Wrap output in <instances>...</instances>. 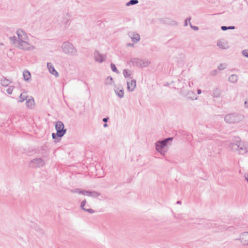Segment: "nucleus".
<instances>
[{"label": "nucleus", "instance_id": "obj_20", "mask_svg": "<svg viewBox=\"0 0 248 248\" xmlns=\"http://www.w3.org/2000/svg\"><path fill=\"white\" fill-rule=\"evenodd\" d=\"M186 97L187 98L191 100L197 99V97H195V93L192 91H190L187 92Z\"/></svg>", "mask_w": 248, "mask_h": 248}, {"label": "nucleus", "instance_id": "obj_27", "mask_svg": "<svg viewBox=\"0 0 248 248\" xmlns=\"http://www.w3.org/2000/svg\"><path fill=\"white\" fill-rule=\"evenodd\" d=\"M34 99H29L26 101V105L28 107H30L32 106L34 104Z\"/></svg>", "mask_w": 248, "mask_h": 248}, {"label": "nucleus", "instance_id": "obj_18", "mask_svg": "<svg viewBox=\"0 0 248 248\" xmlns=\"http://www.w3.org/2000/svg\"><path fill=\"white\" fill-rule=\"evenodd\" d=\"M9 40L12 44L15 45V46L17 47V45H18V43L20 42V40L17 39L16 36H14L10 37Z\"/></svg>", "mask_w": 248, "mask_h": 248}, {"label": "nucleus", "instance_id": "obj_46", "mask_svg": "<svg viewBox=\"0 0 248 248\" xmlns=\"http://www.w3.org/2000/svg\"><path fill=\"white\" fill-rule=\"evenodd\" d=\"M201 93H202V91H201L200 89H198V90H197V93H198V94H201Z\"/></svg>", "mask_w": 248, "mask_h": 248}, {"label": "nucleus", "instance_id": "obj_10", "mask_svg": "<svg viewBox=\"0 0 248 248\" xmlns=\"http://www.w3.org/2000/svg\"><path fill=\"white\" fill-rule=\"evenodd\" d=\"M16 33L18 36V39L20 41L27 40L28 36L26 33L22 29H18L16 31Z\"/></svg>", "mask_w": 248, "mask_h": 248}, {"label": "nucleus", "instance_id": "obj_24", "mask_svg": "<svg viewBox=\"0 0 248 248\" xmlns=\"http://www.w3.org/2000/svg\"><path fill=\"white\" fill-rule=\"evenodd\" d=\"M139 3L138 0H130L126 3V6L133 5Z\"/></svg>", "mask_w": 248, "mask_h": 248}, {"label": "nucleus", "instance_id": "obj_43", "mask_svg": "<svg viewBox=\"0 0 248 248\" xmlns=\"http://www.w3.org/2000/svg\"><path fill=\"white\" fill-rule=\"evenodd\" d=\"M245 105L246 107L248 108V98L245 101Z\"/></svg>", "mask_w": 248, "mask_h": 248}, {"label": "nucleus", "instance_id": "obj_1", "mask_svg": "<svg viewBox=\"0 0 248 248\" xmlns=\"http://www.w3.org/2000/svg\"><path fill=\"white\" fill-rule=\"evenodd\" d=\"M235 142L231 143L230 147L234 151H237L239 154L245 155L248 152V143L240 140L239 137L235 138Z\"/></svg>", "mask_w": 248, "mask_h": 248}, {"label": "nucleus", "instance_id": "obj_16", "mask_svg": "<svg viewBox=\"0 0 248 248\" xmlns=\"http://www.w3.org/2000/svg\"><path fill=\"white\" fill-rule=\"evenodd\" d=\"M0 84L2 86H8L11 83V81L6 78L5 77H3L0 80Z\"/></svg>", "mask_w": 248, "mask_h": 248}, {"label": "nucleus", "instance_id": "obj_14", "mask_svg": "<svg viewBox=\"0 0 248 248\" xmlns=\"http://www.w3.org/2000/svg\"><path fill=\"white\" fill-rule=\"evenodd\" d=\"M127 89L129 92H133L134 91L136 86V81L135 79L131 80L130 81H127Z\"/></svg>", "mask_w": 248, "mask_h": 248}, {"label": "nucleus", "instance_id": "obj_26", "mask_svg": "<svg viewBox=\"0 0 248 248\" xmlns=\"http://www.w3.org/2000/svg\"><path fill=\"white\" fill-rule=\"evenodd\" d=\"M123 74H124V77L125 78H129L131 75V72L129 71H128V70H127L126 69H124L123 71Z\"/></svg>", "mask_w": 248, "mask_h": 248}, {"label": "nucleus", "instance_id": "obj_51", "mask_svg": "<svg viewBox=\"0 0 248 248\" xmlns=\"http://www.w3.org/2000/svg\"><path fill=\"white\" fill-rule=\"evenodd\" d=\"M189 86H190V85H191V84H190V83H189Z\"/></svg>", "mask_w": 248, "mask_h": 248}, {"label": "nucleus", "instance_id": "obj_3", "mask_svg": "<svg viewBox=\"0 0 248 248\" xmlns=\"http://www.w3.org/2000/svg\"><path fill=\"white\" fill-rule=\"evenodd\" d=\"M62 51L68 56H75L77 53V49L69 42H64L62 46Z\"/></svg>", "mask_w": 248, "mask_h": 248}, {"label": "nucleus", "instance_id": "obj_7", "mask_svg": "<svg viewBox=\"0 0 248 248\" xmlns=\"http://www.w3.org/2000/svg\"><path fill=\"white\" fill-rule=\"evenodd\" d=\"M130 62L132 63L133 65L140 68L145 67L150 64V62L148 60L138 58H132Z\"/></svg>", "mask_w": 248, "mask_h": 248}, {"label": "nucleus", "instance_id": "obj_52", "mask_svg": "<svg viewBox=\"0 0 248 248\" xmlns=\"http://www.w3.org/2000/svg\"><path fill=\"white\" fill-rule=\"evenodd\" d=\"M189 86H190V85H191V84H190V83H189Z\"/></svg>", "mask_w": 248, "mask_h": 248}, {"label": "nucleus", "instance_id": "obj_44", "mask_svg": "<svg viewBox=\"0 0 248 248\" xmlns=\"http://www.w3.org/2000/svg\"><path fill=\"white\" fill-rule=\"evenodd\" d=\"M127 46L133 47L134 46V45L133 43H128L127 44Z\"/></svg>", "mask_w": 248, "mask_h": 248}, {"label": "nucleus", "instance_id": "obj_39", "mask_svg": "<svg viewBox=\"0 0 248 248\" xmlns=\"http://www.w3.org/2000/svg\"><path fill=\"white\" fill-rule=\"evenodd\" d=\"M221 29L222 31H225L228 30V27L225 26H222Z\"/></svg>", "mask_w": 248, "mask_h": 248}, {"label": "nucleus", "instance_id": "obj_28", "mask_svg": "<svg viewBox=\"0 0 248 248\" xmlns=\"http://www.w3.org/2000/svg\"><path fill=\"white\" fill-rule=\"evenodd\" d=\"M110 67H111V70H112V71L113 72H115L116 73H119V71L117 70V69L115 65L114 64L111 63L110 64Z\"/></svg>", "mask_w": 248, "mask_h": 248}, {"label": "nucleus", "instance_id": "obj_22", "mask_svg": "<svg viewBox=\"0 0 248 248\" xmlns=\"http://www.w3.org/2000/svg\"><path fill=\"white\" fill-rule=\"evenodd\" d=\"M228 79L230 82L235 83L238 80L237 76L236 75H232L229 77Z\"/></svg>", "mask_w": 248, "mask_h": 248}, {"label": "nucleus", "instance_id": "obj_21", "mask_svg": "<svg viewBox=\"0 0 248 248\" xmlns=\"http://www.w3.org/2000/svg\"><path fill=\"white\" fill-rule=\"evenodd\" d=\"M220 90L218 88H216L214 90L212 95L214 97H218L220 95Z\"/></svg>", "mask_w": 248, "mask_h": 248}, {"label": "nucleus", "instance_id": "obj_15", "mask_svg": "<svg viewBox=\"0 0 248 248\" xmlns=\"http://www.w3.org/2000/svg\"><path fill=\"white\" fill-rule=\"evenodd\" d=\"M47 67L48 69L49 72L56 77H58L59 76V74L57 71L55 70L53 64L51 62L47 63Z\"/></svg>", "mask_w": 248, "mask_h": 248}, {"label": "nucleus", "instance_id": "obj_31", "mask_svg": "<svg viewBox=\"0 0 248 248\" xmlns=\"http://www.w3.org/2000/svg\"><path fill=\"white\" fill-rule=\"evenodd\" d=\"M81 192L82 193V194H83L84 195H87V196H89V195L90 194L91 191L82 190Z\"/></svg>", "mask_w": 248, "mask_h": 248}, {"label": "nucleus", "instance_id": "obj_13", "mask_svg": "<svg viewBox=\"0 0 248 248\" xmlns=\"http://www.w3.org/2000/svg\"><path fill=\"white\" fill-rule=\"evenodd\" d=\"M248 232H243L240 236V238L238 239H236V240H240L241 241V244L243 245H248Z\"/></svg>", "mask_w": 248, "mask_h": 248}, {"label": "nucleus", "instance_id": "obj_29", "mask_svg": "<svg viewBox=\"0 0 248 248\" xmlns=\"http://www.w3.org/2000/svg\"><path fill=\"white\" fill-rule=\"evenodd\" d=\"M226 67H227V65L225 63H221L218 65L217 68L219 70H224L225 68H226Z\"/></svg>", "mask_w": 248, "mask_h": 248}, {"label": "nucleus", "instance_id": "obj_36", "mask_svg": "<svg viewBox=\"0 0 248 248\" xmlns=\"http://www.w3.org/2000/svg\"><path fill=\"white\" fill-rule=\"evenodd\" d=\"M189 25L190 27L195 31H198L199 30V28L197 26H193L190 22H189Z\"/></svg>", "mask_w": 248, "mask_h": 248}, {"label": "nucleus", "instance_id": "obj_34", "mask_svg": "<svg viewBox=\"0 0 248 248\" xmlns=\"http://www.w3.org/2000/svg\"><path fill=\"white\" fill-rule=\"evenodd\" d=\"M13 90V88L12 86H10L7 90L6 92L9 94H11Z\"/></svg>", "mask_w": 248, "mask_h": 248}, {"label": "nucleus", "instance_id": "obj_33", "mask_svg": "<svg viewBox=\"0 0 248 248\" xmlns=\"http://www.w3.org/2000/svg\"><path fill=\"white\" fill-rule=\"evenodd\" d=\"M243 55L247 58H248V50L245 49L242 52Z\"/></svg>", "mask_w": 248, "mask_h": 248}, {"label": "nucleus", "instance_id": "obj_47", "mask_svg": "<svg viewBox=\"0 0 248 248\" xmlns=\"http://www.w3.org/2000/svg\"><path fill=\"white\" fill-rule=\"evenodd\" d=\"M245 179L247 181V182H248V174L247 175H245Z\"/></svg>", "mask_w": 248, "mask_h": 248}, {"label": "nucleus", "instance_id": "obj_9", "mask_svg": "<svg viewBox=\"0 0 248 248\" xmlns=\"http://www.w3.org/2000/svg\"><path fill=\"white\" fill-rule=\"evenodd\" d=\"M94 58L95 62L102 63L106 59V55L100 53L98 50H95L94 52Z\"/></svg>", "mask_w": 248, "mask_h": 248}, {"label": "nucleus", "instance_id": "obj_30", "mask_svg": "<svg viewBox=\"0 0 248 248\" xmlns=\"http://www.w3.org/2000/svg\"><path fill=\"white\" fill-rule=\"evenodd\" d=\"M82 190H81L79 188H76V189H72L71 192L73 193H78L79 194H82V193L81 192L82 191Z\"/></svg>", "mask_w": 248, "mask_h": 248}, {"label": "nucleus", "instance_id": "obj_48", "mask_svg": "<svg viewBox=\"0 0 248 248\" xmlns=\"http://www.w3.org/2000/svg\"><path fill=\"white\" fill-rule=\"evenodd\" d=\"M176 203H177V204H181L182 202L180 201H178Z\"/></svg>", "mask_w": 248, "mask_h": 248}, {"label": "nucleus", "instance_id": "obj_32", "mask_svg": "<svg viewBox=\"0 0 248 248\" xmlns=\"http://www.w3.org/2000/svg\"><path fill=\"white\" fill-rule=\"evenodd\" d=\"M86 200H84L81 203L80 207L82 208V210H84L85 208H84V206L86 205Z\"/></svg>", "mask_w": 248, "mask_h": 248}, {"label": "nucleus", "instance_id": "obj_12", "mask_svg": "<svg viewBox=\"0 0 248 248\" xmlns=\"http://www.w3.org/2000/svg\"><path fill=\"white\" fill-rule=\"evenodd\" d=\"M31 163L34 164L35 167H43L45 163V161L41 158H34L31 161Z\"/></svg>", "mask_w": 248, "mask_h": 248}, {"label": "nucleus", "instance_id": "obj_49", "mask_svg": "<svg viewBox=\"0 0 248 248\" xmlns=\"http://www.w3.org/2000/svg\"><path fill=\"white\" fill-rule=\"evenodd\" d=\"M108 78L109 79V80H111V81L113 80V78L112 77H108Z\"/></svg>", "mask_w": 248, "mask_h": 248}, {"label": "nucleus", "instance_id": "obj_50", "mask_svg": "<svg viewBox=\"0 0 248 248\" xmlns=\"http://www.w3.org/2000/svg\"><path fill=\"white\" fill-rule=\"evenodd\" d=\"M103 126L104 127H108V124H104L103 125Z\"/></svg>", "mask_w": 248, "mask_h": 248}, {"label": "nucleus", "instance_id": "obj_42", "mask_svg": "<svg viewBox=\"0 0 248 248\" xmlns=\"http://www.w3.org/2000/svg\"><path fill=\"white\" fill-rule=\"evenodd\" d=\"M235 29L234 26H228V30H233Z\"/></svg>", "mask_w": 248, "mask_h": 248}, {"label": "nucleus", "instance_id": "obj_5", "mask_svg": "<svg viewBox=\"0 0 248 248\" xmlns=\"http://www.w3.org/2000/svg\"><path fill=\"white\" fill-rule=\"evenodd\" d=\"M243 117L236 113H232L227 114L224 117L225 121L229 124H234L241 121Z\"/></svg>", "mask_w": 248, "mask_h": 248}, {"label": "nucleus", "instance_id": "obj_25", "mask_svg": "<svg viewBox=\"0 0 248 248\" xmlns=\"http://www.w3.org/2000/svg\"><path fill=\"white\" fill-rule=\"evenodd\" d=\"M100 195V194L95 191H91L90 194L89 195V197H92L93 198H97L98 196Z\"/></svg>", "mask_w": 248, "mask_h": 248}, {"label": "nucleus", "instance_id": "obj_6", "mask_svg": "<svg viewBox=\"0 0 248 248\" xmlns=\"http://www.w3.org/2000/svg\"><path fill=\"white\" fill-rule=\"evenodd\" d=\"M71 18V15L68 13L62 14V15H60L58 17V21L60 24H63L64 29H67L70 23V19Z\"/></svg>", "mask_w": 248, "mask_h": 248}, {"label": "nucleus", "instance_id": "obj_17", "mask_svg": "<svg viewBox=\"0 0 248 248\" xmlns=\"http://www.w3.org/2000/svg\"><path fill=\"white\" fill-rule=\"evenodd\" d=\"M115 93L118 95L119 97L122 98L124 96V91L123 88L120 89L119 88H117L114 90Z\"/></svg>", "mask_w": 248, "mask_h": 248}, {"label": "nucleus", "instance_id": "obj_41", "mask_svg": "<svg viewBox=\"0 0 248 248\" xmlns=\"http://www.w3.org/2000/svg\"><path fill=\"white\" fill-rule=\"evenodd\" d=\"M217 73V70H214V71L211 72V74L212 75H215Z\"/></svg>", "mask_w": 248, "mask_h": 248}, {"label": "nucleus", "instance_id": "obj_23", "mask_svg": "<svg viewBox=\"0 0 248 248\" xmlns=\"http://www.w3.org/2000/svg\"><path fill=\"white\" fill-rule=\"evenodd\" d=\"M27 94L26 93H22L19 96V99L18 100V102H23L25 100H26L27 99Z\"/></svg>", "mask_w": 248, "mask_h": 248}, {"label": "nucleus", "instance_id": "obj_19", "mask_svg": "<svg viewBox=\"0 0 248 248\" xmlns=\"http://www.w3.org/2000/svg\"><path fill=\"white\" fill-rule=\"evenodd\" d=\"M23 77L25 81H29L31 79V75L30 72L28 70H25L23 72Z\"/></svg>", "mask_w": 248, "mask_h": 248}, {"label": "nucleus", "instance_id": "obj_38", "mask_svg": "<svg viewBox=\"0 0 248 248\" xmlns=\"http://www.w3.org/2000/svg\"><path fill=\"white\" fill-rule=\"evenodd\" d=\"M217 46L221 48H224L225 47L223 46V44L221 42H218L217 43Z\"/></svg>", "mask_w": 248, "mask_h": 248}, {"label": "nucleus", "instance_id": "obj_40", "mask_svg": "<svg viewBox=\"0 0 248 248\" xmlns=\"http://www.w3.org/2000/svg\"><path fill=\"white\" fill-rule=\"evenodd\" d=\"M108 119H109L108 117H106V118H104L103 119V121L104 123H106L108 121Z\"/></svg>", "mask_w": 248, "mask_h": 248}, {"label": "nucleus", "instance_id": "obj_2", "mask_svg": "<svg viewBox=\"0 0 248 248\" xmlns=\"http://www.w3.org/2000/svg\"><path fill=\"white\" fill-rule=\"evenodd\" d=\"M173 140L172 137H169L162 140H158L155 143L156 150L160 153L161 155H164L168 151V144L170 141Z\"/></svg>", "mask_w": 248, "mask_h": 248}, {"label": "nucleus", "instance_id": "obj_35", "mask_svg": "<svg viewBox=\"0 0 248 248\" xmlns=\"http://www.w3.org/2000/svg\"><path fill=\"white\" fill-rule=\"evenodd\" d=\"M84 211H87L88 212V213H90V214H93L95 212V211L92 209H86L85 208Z\"/></svg>", "mask_w": 248, "mask_h": 248}, {"label": "nucleus", "instance_id": "obj_45", "mask_svg": "<svg viewBox=\"0 0 248 248\" xmlns=\"http://www.w3.org/2000/svg\"><path fill=\"white\" fill-rule=\"evenodd\" d=\"M172 24L173 25H176V26H177V25H178V23H177V22L175 21H172Z\"/></svg>", "mask_w": 248, "mask_h": 248}, {"label": "nucleus", "instance_id": "obj_8", "mask_svg": "<svg viewBox=\"0 0 248 248\" xmlns=\"http://www.w3.org/2000/svg\"><path fill=\"white\" fill-rule=\"evenodd\" d=\"M17 47L21 49H23L24 50H33L34 49V47L29 44L27 40L20 41L18 43V45H17Z\"/></svg>", "mask_w": 248, "mask_h": 248}, {"label": "nucleus", "instance_id": "obj_4", "mask_svg": "<svg viewBox=\"0 0 248 248\" xmlns=\"http://www.w3.org/2000/svg\"><path fill=\"white\" fill-rule=\"evenodd\" d=\"M55 129L57 133L52 134V138L55 140L58 138H62L66 132V129L64 128V124L61 121H57L56 123Z\"/></svg>", "mask_w": 248, "mask_h": 248}, {"label": "nucleus", "instance_id": "obj_37", "mask_svg": "<svg viewBox=\"0 0 248 248\" xmlns=\"http://www.w3.org/2000/svg\"><path fill=\"white\" fill-rule=\"evenodd\" d=\"M191 20V17H189V18H187L185 21V24H184V26H187V25H188V23H187V21H189V22H190V20Z\"/></svg>", "mask_w": 248, "mask_h": 248}, {"label": "nucleus", "instance_id": "obj_11", "mask_svg": "<svg viewBox=\"0 0 248 248\" xmlns=\"http://www.w3.org/2000/svg\"><path fill=\"white\" fill-rule=\"evenodd\" d=\"M128 35L131 38L132 41L134 43H138L140 41V35L136 32L130 31L128 33Z\"/></svg>", "mask_w": 248, "mask_h": 248}]
</instances>
